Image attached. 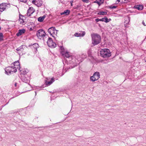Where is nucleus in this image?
<instances>
[{
    "label": "nucleus",
    "instance_id": "nucleus-21",
    "mask_svg": "<svg viewBox=\"0 0 146 146\" xmlns=\"http://www.w3.org/2000/svg\"><path fill=\"white\" fill-rule=\"evenodd\" d=\"M45 17V15H44L42 17H40L38 18V21L40 22H42L43 21Z\"/></svg>",
    "mask_w": 146,
    "mask_h": 146
},
{
    "label": "nucleus",
    "instance_id": "nucleus-25",
    "mask_svg": "<svg viewBox=\"0 0 146 146\" xmlns=\"http://www.w3.org/2000/svg\"><path fill=\"white\" fill-rule=\"evenodd\" d=\"M98 14L100 15H106L107 14V12L105 11H100Z\"/></svg>",
    "mask_w": 146,
    "mask_h": 146
},
{
    "label": "nucleus",
    "instance_id": "nucleus-3",
    "mask_svg": "<svg viewBox=\"0 0 146 146\" xmlns=\"http://www.w3.org/2000/svg\"><path fill=\"white\" fill-rule=\"evenodd\" d=\"M14 66L11 64V66L6 68L5 70L6 74L9 75L16 72L17 71L16 68L14 67Z\"/></svg>",
    "mask_w": 146,
    "mask_h": 146
},
{
    "label": "nucleus",
    "instance_id": "nucleus-14",
    "mask_svg": "<svg viewBox=\"0 0 146 146\" xmlns=\"http://www.w3.org/2000/svg\"><path fill=\"white\" fill-rule=\"evenodd\" d=\"M25 32V30L24 29L19 30L18 32L17 33L16 35L19 36L24 33Z\"/></svg>",
    "mask_w": 146,
    "mask_h": 146
},
{
    "label": "nucleus",
    "instance_id": "nucleus-19",
    "mask_svg": "<svg viewBox=\"0 0 146 146\" xmlns=\"http://www.w3.org/2000/svg\"><path fill=\"white\" fill-rule=\"evenodd\" d=\"M33 48H34L35 49V51L36 52L37 51V48H39V45L37 43H35L33 44Z\"/></svg>",
    "mask_w": 146,
    "mask_h": 146
},
{
    "label": "nucleus",
    "instance_id": "nucleus-6",
    "mask_svg": "<svg viewBox=\"0 0 146 146\" xmlns=\"http://www.w3.org/2000/svg\"><path fill=\"white\" fill-rule=\"evenodd\" d=\"M47 43L48 46L51 48H54L56 47V44L53 42L52 39L49 37L48 38Z\"/></svg>",
    "mask_w": 146,
    "mask_h": 146
},
{
    "label": "nucleus",
    "instance_id": "nucleus-20",
    "mask_svg": "<svg viewBox=\"0 0 146 146\" xmlns=\"http://www.w3.org/2000/svg\"><path fill=\"white\" fill-rule=\"evenodd\" d=\"M23 16L21 15H19V21L20 22V23L23 24L24 23V19L23 18Z\"/></svg>",
    "mask_w": 146,
    "mask_h": 146
},
{
    "label": "nucleus",
    "instance_id": "nucleus-13",
    "mask_svg": "<svg viewBox=\"0 0 146 146\" xmlns=\"http://www.w3.org/2000/svg\"><path fill=\"white\" fill-rule=\"evenodd\" d=\"M5 3H2L0 4V11L2 12L5 9H6V6Z\"/></svg>",
    "mask_w": 146,
    "mask_h": 146
},
{
    "label": "nucleus",
    "instance_id": "nucleus-42",
    "mask_svg": "<svg viewBox=\"0 0 146 146\" xmlns=\"http://www.w3.org/2000/svg\"><path fill=\"white\" fill-rule=\"evenodd\" d=\"M35 92V95H36V92Z\"/></svg>",
    "mask_w": 146,
    "mask_h": 146
},
{
    "label": "nucleus",
    "instance_id": "nucleus-35",
    "mask_svg": "<svg viewBox=\"0 0 146 146\" xmlns=\"http://www.w3.org/2000/svg\"><path fill=\"white\" fill-rule=\"evenodd\" d=\"M117 7V6H112V9H113L116 8Z\"/></svg>",
    "mask_w": 146,
    "mask_h": 146
},
{
    "label": "nucleus",
    "instance_id": "nucleus-36",
    "mask_svg": "<svg viewBox=\"0 0 146 146\" xmlns=\"http://www.w3.org/2000/svg\"><path fill=\"white\" fill-rule=\"evenodd\" d=\"M142 24H143V25L145 26L146 25H145V23L144 22V21H143L142 22Z\"/></svg>",
    "mask_w": 146,
    "mask_h": 146
},
{
    "label": "nucleus",
    "instance_id": "nucleus-12",
    "mask_svg": "<svg viewBox=\"0 0 146 146\" xmlns=\"http://www.w3.org/2000/svg\"><path fill=\"white\" fill-rule=\"evenodd\" d=\"M29 77L27 78L25 76H22L21 78V80L22 81L28 85H29V84H28V82L29 81Z\"/></svg>",
    "mask_w": 146,
    "mask_h": 146
},
{
    "label": "nucleus",
    "instance_id": "nucleus-31",
    "mask_svg": "<svg viewBox=\"0 0 146 146\" xmlns=\"http://www.w3.org/2000/svg\"><path fill=\"white\" fill-rule=\"evenodd\" d=\"M40 88H41L40 87H39L36 86L35 87V89H37V90H39Z\"/></svg>",
    "mask_w": 146,
    "mask_h": 146
},
{
    "label": "nucleus",
    "instance_id": "nucleus-8",
    "mask_svg": "<svg viewBox=\"0 0 146 146\" xmlns=\"http://www.w3.org/2000/svg\"><path fill=\"white\" fill-rule=\"evenodd\" d=\"M111 20L110 19H108L106 17L100 19L99 18H97L95 19V21L97 22H98L99 21H102L106 23L108 22Z\"/></svg>",
    "mask_w": 146,
    "mask_h": 146
},
{
    "label": "nucleus",
    "instance_id": "nucleus-37",
    "mask_svg": "<svg viewBox=\"0 0 146 146\" xmlns=\"http://www.w3.org/2000/svg\"><path fill=\"white\" fill-rule=\"evenodd\" d=\"M101 4H102V3H100V2L98 4V5H99V6H100V5H101Z\"/></svg>",
    "mask_w": 146,
    "mask_h": 146
},
{
    "label": "nucleus",
    "instance_id": "nucleus-29",
    "mask_svg": "<svg viewBox=\"0 0 146 146\" xmlns=\"http://www.w3.org/2000/svg\"><path fill=\"white\" fill-rule=\"evenodd\" d=\"M19 1L21 2L24 3H26L27 2V0H19Z\"/></svg>",
    "mask_w": 146,
    "mask_h": 146
},
{
    "label": "nucleus",
    "instance_id": "nucleus-22",
    "mask_svg": "<svg viewBox=\"0 0 146 146\" xmlns=\"http://www.w3.org/2000/svg\"><path fill=\"white\" fill-rule=\"evenodd\" d=\"M25 46L23 45L17 48L16 50L17 51H23L24 50L23 47H24Z\"/></svg>",
    "mask_w": 146,
    "mask_h": 146
},
{
    "label": "nucleus",
    "instance_id": "nucleus-38",
    "mask_svg": "<svg viewBox=\"0 0 146 146\" xmlns=\"http://www.w3.org/2000/svg\"><path fill=\"white\" fill-rule=\"evenodd\" d=\"M88 0H82V1L83 2H86V1H88Z\"/></svg>",
    "mask_w": 146,
    "mask_h": 146
},
{
    "label": "nucleus",
    "instance_id": "nucleus-15",
    "mask_svg": "<svg viewBox=\"0 0 146 146\" xmlns=\"http://www.w3.org/2000/svg\"><path fill=\"white\" fill-rule=\"evenodd\" d=\"M85 34V32L84 31H83L82 32V33H76L74 34V35L75 36L77 37L83 36Z\"/></svg>",
    "mask_w": 146,
    "mask_h": 146
},
{
    "label": "nucleus",
    "instance_id": "nucleus-5",
    "mask_svg": "<svg viewBox=\"0 0 146 146\" xmlns=\"http://www.w3.org/2000/svg\"><path fill=\"white\" fill-rule=\"evenodd\" d=\"M100 78V74L99 72H95L92 76L90 77L91 81L93 82L97 80Z\"/></svg>",
    "mask_w": 146,
    "mask_h": 146
},
{
    "label": "nucleus",
    "instance_id": "nucleus-41",
    "mask_svg": "<svg viewBox=\"0 0 146 146\" xmlns=\"http://www.w3.org/2000/svg\"><path fill=\"white\" fill-rule=\"evenodd\" d=\"M117 1L118 2V3H119L120 1V0H117Z\"/></svg>",
    "mask_w": 146,
    "mask_h": 146
},
{
    "label": "nucleus",
    "instance_id": "nucleus-30",
    "mask_svg": "<svg viewBox=\"0 0 146 146\" xmlns=\"http://www.w3.org/2000/svg\"><path fill=\"white\" fill-rule=\"evenodd\" d=\"M33 44H31L29 45V46L31 47L32 48H33Z\"/></svg>",
    "mask_w": 146,
    "mask_h": 146
},
{
    "label": "nucleus",
    "instance_id": "nucleus-2",
    "mask_svg": "<svg viewBox=\"0 0 146 146\" xmlns=\"http://www.w3.org/2000/svg\"><path fill=\"white\" fill-rule=\"evenodd\" d=\"M100 54L101 56L104 58L109 57L111 56V55L110 50L107 48L102 49L100 52Z\"/></svg>",
    "mask_w": 146,
    "mask_h": 146
},
{
    "label": "nucleus",
    "instance_id": "nucleus-16",
    "mask_svg": "<svg viewBox=\"0 0 146 146\" xmlns=\"http://www.w3.org/2000/svg\"><path fill=\"white\" fill-rule=\"evenodd\" d=\"M18 113L21 115H25L26 113L25 110L23 109H20L19 110Z\"/></svg>",
    "mask_w": 146,
    "mask_h": 146
},
{
    "label": "nucleus",
    "instance_id": "nucleus-17",
    "mask_svg": "<svg viewBox=\"0 0 146 146\" xmlns=\"http://www.w3.org/2000/svg\"><path fill=\"white\" fill-rule=\"evenodd\" d=\"M54 81V78H52L51 80L49 81H46L45 84V85H46L47 86H48L50 85H51Z\"/></svg>",
    "mask_w": 146,
    "mask_h": 146
},
{
    "label": "nucleus",
    "instance_id": "nucleus-9",
    "mask_svg": "<svg viewBox=\"0 0 146 146\" xmlns=\"http://www.w3.org/2000/svg\"><path fill=\"white\" fill-rule=\"evenodd\" d=\"M32 2L33 4L38 7L40 6L42 4V0H33Z\"/></svg>",
    "mask_w": 146,
    "mask_h": 146
},
{
    "label": "nucleus",
    "instance_id": "nucleus-40",
    "mask_svg": "<svg viewBox=\"0 0 146 146\" xmlns=\"http://www.w3.org/2000/svg\"><path fill=\"white\" fill-rule=\"evenodd\" d=\"M100 2V1H97L96 2V3L98 4Z\"/></svg>",
    "mask_w": 146,
    "mask_h": 146
},
{
    "label": "nucleus",
    "instance_id": "nucleus-24",
    "mask_svg": "<svg viewBox=\"0 0 146 146\" xmlns=\"http://www.w3.org/2000/svg\"><path fill=\"white\" fill-rule=\"evenodd\" d=\"M20 72L21 71V74L23 75H24L28 72V70H24L23 71L19 70Z\"/></svg>",
    "mask_w": 146,
    "mask_h": 146
},
{
    "label": "nucleus",
    "instance_id": "nucleus-7",
    "mask_svg": "<svg viewBox=\"0 0 146 146\" xmlns=\"http://www.w3.org/2000/svg\"><path fill=\"white\" fill-rule=\"evenodd\" d=\"M45 31L43 29H40L37 31L36 35L38 38L41 39L45 36Z\"/></svg>",
    "mask_w": 146,
    "mask_h": 146
},
{
    "label": "nucleus",
    "instance_id": "nucleus-23",
    "mask_svg": "<svg viewBox=\"0 0 146 146\" xmlns=\"http://www.w3.org/2000/svg\"><path fill=\"white\" fill-rule=\"evenodd\" d=\"M135 8L138 10H142L143 9V6L141 5H137L135 6Z\"/></svg>",
    "mask_w": 146,
    "mask_h": 146
},
{
    "label": "nucleus",
    "instance_id": "nucleus-11",
    "mask_svg": "<svg viewBox=\"0 0 146 146\" xmlns=\"http://www.w3.org/2000/svg\"><path fill=\"white\" fill-rule=\"evenodd\" d=\"M34 12V10L33 8H29L27 11V15L28 16H31V15L33 14Z\"/></svg>",
    "mask_w": 146,
    "mask_h": 146
},
{
    "label": "nucleus",
    "instance_id": "nucleus-4",
    "mask_svg": "<svg viewBox=\"0 0 146 146\" xmlns=\"http://www.w3.org/2000/svg\"><path fill=\"white\" fill-rule=\"evenodd\" d=\"M48 31L51 36L54 37V35H57L58 30L56 29L54 27H52L48 29Z\"/></svg>",
    "mask_w": 146,
    "mask_h": 146
},
{
    "label": "nucleus",
    "instance_id": "nucleus-43",
    "mask_svg": "<svg viewBox=\"0 0 146 146\" xmlns=\"http://www.w3.org/2000/svg\"><path fill=\"white\" fill-rule=\"evenodd\" d=\"M1 29V27H0V30Z\"/></svg>",
    "mask_w": 146,
    "mask_h": 146
},
{
    "label": "nucleus",
    "instance_id": "nucleus-27",
    "mask_svg": "<svg viewBox=\"0 0 146 146\" xmlns=\"http://www.w3.org/2000/svg\"><path fill=\"white\" fill-rule=\"evenodd\" d=\"M3 35L2 33H0V41L3 40Z\"/></svg>",
    "mask_w": 146,
    "mask_h": 146
},
{
    "label": "nucleus",
    "instance_id": "nucleus-28",
    "mask_svg": "<svg viewBox=\"0 0 146 146\" xmlns=\"http://www.w3.org/2000/svg\"><path fill=\"white\" fill-rule=\"evenodd\" d=\"M60 49L61 50V52H62L63 53L64 52V49L63 46H61Z\"/></svg>",
    "mask_w": 146,
    "mask_h": 146
},
{
    "label": "nucleus",
    "instance_id": "nucleus-34",
    "mask_svg": "<svg viewBox=\"0 0 146 146\" xmlns=\"http://www.w3.org/2000/svg\"><path fill=\"white\" fill-rule=\"evenodd\" d=\"M18 85V84L17 83H15V87H18V86L17 85Z\"/></svg>",
    "mask_w": 146,
    "mask_h": 146
},
{
    "label": "nucleus",
    "instance_id": "nucleus-10",
    "mask_svg": "<svg viewBox=\"0 0 146 146\" xmlns=\"http://www.w3.org/2000/svg\"><path fill=\"white\" fill-rule=\"evenodd\" d=\"M13 66H14V67L16 68L17 70V69H19V70L20 69V64L18 61H16L14 62L13 64H12Z\"/></svg>",
    "mask_w": 146,
    "mask_h": 146
},
{
    "label": "nucleus",
    "instance_id": "nucleus-32",
    "mask_svg": "<svg viewBox=\"0 0 146 146\" xmlns=\"http://www.w3.org/2000/svg\"><path fill=\"white\" fill-rule=\"evenodd\" d=\"M130 17H128V18H127V19H128V22L127 23H126V24H127V23H129V22L130 21Z\"/></svg>",
    "mask_w": 146,
    "mask_h": 146
},
{
    "label": "nucleus",
    "instance_id": "nucleus-1",
    "mask_svg": "<svg viewBox=\"0 0 146 146\" xmlns=\"http://www.w3.org/2000/svg\"><path fill=\"white\" fill-rule=\"evenodd\" d=\"M92 43L94 46L97 45L100 42L101 37L100 36L97 34L91 35Z\"/></svg>",
    "mask_w": 146,
    "mask_h": 146
},
{
    "label": "nucleus",
    "instance_id": "nucleus-18",
    "mask_svg": "<svg viewBox=\"0 0 146 146\" xmlns=\"http://www.w3.org/2000/svg\"><path fill=\"white\" fill-rule=\"evenodd\" d=\"M70 13V10H65L64 12L61 13L60 15H68Z\"/></svg>",
    "mask_w": 146,
    "mask_h": 146
},
{
    "label": "nucleus",
    "instance_id": "nucleus-39",
    "mask_svg": "<svg viewBox=\"0 0 146 146\" xmlns=\"http://www.w3.org/2000/svg\"><path fill=\"white\" fill-rule=\"evenodd\" d=\"M72 2H73V1H71L70 2V3H71V6H72Z\"/></svg>",
    "mask_w": 146,
    "mask_h": 146
},
{
    "label": "nucleus",
    "instance_id": "nucleus-26",
    "mask_svg": "<svg viewBox=\"0 0 146 146\" xmlns=\"http://www.w3.org/2000/svg\"><path fill=\"white\" fill-rule=\"evenodd\" d=\"M63 55H64L65 56L66 58H68L70 56V55L69 54V52H67L63 53Z\"/></svg>",
    "mask_w": 146,
    "mask_h": 146
},
{
    "label": "nucleus",
    "instance_id": "nucleus-33",
    "mask_svg": "<svg viewBox=\"0 0 146 146\" xmlns=\"http://www.w3.org/2000/svg\"><path fill=\"white\" fill-rule=\"evenodd\" d=\"M108 8L112 9V6H108L107 7Z\"/></svg>",
    "mask_w": 146,
    "mask_h": 146
}]
</instances>
